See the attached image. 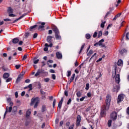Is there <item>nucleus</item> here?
<instances>
[{
	"label": "nucleus",
	"instance_id": "f257e3e1",
	"mask_svg": "<svg viewBox=\"0 0 129 129\" xmlns=\"http://www.w3.org/2000/svg\"><path fill=\"white\" fill-rule=\"evenodd\" d=\"M114 70L112 71V77L115 78V82L117 84H119L120 82V77L119 74L120 73L121 69L120 68H118L116 66H114ZM113 89L112 90L113 92H117L120 89V87L119 85H114Z\"/></svg>",
	"mask_w": 129,
	"mask_h": 129
},
{
	"label": "nucleus",
	"instance_id": "f03ea898",
	"mask_svg": "<svg viewBox=\"0 0 129 129\" xmlns=\"http://www.w3.org/2000/svg\"><path fill=\"white\" fill-rule=\"evenodd\" d=\"M110 101H111V97L110 96V95H108L106 97V105L103 106L101 110V116H104V114L106 113V110H107V109H109V106L110 105Z\"/></svg>",
	"mask_w": 129,
	"mask_h": 129
},
{
	"label": "nucleus",
	"instance_id": "7ed1b4c3",
	"mask_svg": "<svg viewBox=\"0 0 129 129\" xmlns=\"http://www.w3.org/2000/svg\"><path fill=\"white\" fill-rule=\"evenodd\" d=\"M52 31H54L55 34V37L56 40H61V36L60 35V32L59 31V29L56 26H54L52 28Z\"/></svg>",
	"mask_w": 129,
	"mask_h": 129
},
{
	"label": "nucleus",
	"instance_id": "20e7f679",
	"mask_svg": "<svg viewBox=\"0 0 129 129\" xmlns=\"http://www.w3.org/2000/svg\"><path fill=\"white\" fill-rule=\"evenodd\" d=\"M34 103H35L34 108H37V107H38V104L40 103L39 97L33 98L31 99V102L30 103L31 106L34 105Z\"/></svg>",
	"mask_w": 129,
	"mask_h": 129
},
{
	"label": "nucleus",
	"instance_id": "39448f33",
	"mask_svg": "<svg viewBox=\"0 0 129 129\" xmlns=\"http://www.w3.org/2000/svg\"><path fill=\"white\" fill-rule=\"evenodd\" d=\"M52 38H53V37L51 36H48L47 37L46 41L47 43H49V45H48V43H45L44 45L45 47H50V48H52V47H53V43H52Z\"/></svg>",
	"mask_w": 129,
	"mask_h": 129
},
{
	"label": "nucleus",
	"instance_id": "423d86ee",
	"mask_svg": "<svg viewBox=\"0 0 129 129\" xmlns=\"http://www.w3.org/2000/svg\"><path fill=\"white\" fill-rule=\"evenodd\" d=\"M12 110H13V107L12 106H10L9 107H8V106L6 107V110L4 113V119H5L6 118L7 113H8V112H9V113L12 112Z\"/></svg>",
	"mask_w": 129,
	"mask_h": 129
},
{
	"label": "nucleus",
	"instance_id": "0eeeda50",
	"mask_svg": "<svg viewBox=\"0 0 129 129\" xmlns=\"http://www.w3.org/2000/svg\"><path fill=\"white\" fill-rule=\"evenodd\" d=\"M110 118H112L113 120H115V119L117 118V113H116V112H113L110 114Z\"/></svg>",
	"mask_w": 129,
	"mask_h": 129
},
{
	"label": "nucleus",
	"instance_id": "6e6552de",
	"mask_svg": "<svg viewBox=\"0 0 129 129\" xmlns=\"http://www.w3.org/2000/svg\"><path fill=\"white\" fill-rule=\"evenodd\" d=\"M27 15H28V14L24 13L23 15H22L21 16H20L19 18H18L17 19H16L15 20H14L12 22V24H15V23H17V22H18V21H19V20H21V19H23V18H24V17H25V16H27Z\"/></svg>",
	"mask_w": 129,
	"mask_h": 129
},
{
	"label": "nucleus",
	"instance_id": "1a4fd4ad",
	"mask_svg": "<svg viewBox=\"0 0 129 129\" xmlns=\"http://www.w3.org/2000/svg\"><path fill=\"white\" fill-rule=\"evenodd\" d=\"M80 121H81V116L80 115H78L77 118L76 125L79 126L80 125Z\"/></svg>",
	"mask_w": 129,
	"mask_h": 129
},
{
	"label": "nucleus",
	"instance_id": "9d476101",
	"mask_svg": "<svg viewBox=\"0 0 129 129\" xmlns=\"http://www.w3.org/2000/svg\"><path fill=\"white\" fill-rule=\"evenodd\" d=\"M24 76V75L23 74H20L19 75L17 80H16V83H19V82H20L21 81V80H22V79H23V77Z\"/></svg>",
	"mask_w": 129,
	"mask_h": 129
},
{
	"label": "nucleus",
	"instance_id": "9b49d317",
	"mask_svg": "<svg viewBox=\"0 0 129 129\" xmlns=\"http://www.w3.org/2000/svg\"><path fill=\"white\" fill-rule=\"evenodd\" d=\"M123 100V95L122 94L119 95L118 97L117 103H119L120 102L122 101Z\"/></svg>",
	"mask_w": 129,
	"mask_h": 129
},
{
	"label": "nucleus",
	"instance_id": "f8f14e48",
	"mask_svg": "<svg viewBox=\"0 0 129 129\" xmlns=\"http://www.w3.org/2000/svg\"><path fill=\"white\" fill-rule=\"evenodd\" d=\"M56 56L57 59H62V53L59 52H56Z\"/></svg>",
	"mask_w": 129,
	"mask_h": 129
},
{
	"label": "nucleus",
	"instance_id": "ddd939ff",
	"mask_svg": "<svg viewBox=\"0 0 129 129\" xmlns=\"http://www.w3.org/2000/svg\"><path fill=\"white\" fill-rule=\"evenodd\" d=\"M31 112H32V109H29L26 112V117H29L31 115Z\"/></svg>",
	"mask_w": 129,
	"mask_h": 129
},
{
	"label": "nucleus",
	"instance_id": "4468645a",
	"mask_svg": "<svg viewBox=\"0 0 129 129\" xmlns=\"http://www.w3.org/2000/svg\"><path fill=\"white\" fill-rule=\"evenodd\" d=\"M10 77V74L8 73H5L3 75L4 79H8Z\"/></svg>",
	"mask_w": 129,
	"mask_h": 129
},
{
	"label": "nucleus",
	"instance_id": "2eb2a0df",
	"mask_svg": "<svg viewBox=\"0 0 129 129\" xmlns=\"http://www.w3.org/2000/svg\"><path fill=\"white\" fill-rule=\"evenodd\" d=\"M41 73H42V71L41 70V69L38 70L37 72L35 75V77H38V76H39V75H40Z\"/></svg>",
	"mask_w": 129,
	"mask_h": 129
},
{
	"label": "nucleus",
	"instance_id": "dca6fc26",
	"mask_svg": "<svg viewBox=\"0 0 129 129\" xmlns=\"http://www.w3.org/2000/svg\"><path fill=\"white\" fill-rule=\"evenodd\" d=\"M63 103V98H61V100L59 102L58 104V107L61 108L62 106V103Z\"/></svg>",
	"mask_w": 129,
	"mask_h": 129
},
{
	"label": "nucleus",
	"instance_id": "f3484780",
	"mask_svg": "<svg viewBox=\"0 0 129 129\" xmlns=\"http://www.w3.org/2000/svg\"><path fill=\"white\" fill-rule=\"evenodd\" d=\"M19 38H14L12 40V42L13 44H17V43H19Z\"/></svg>",
	"mask_w": 129,
	"mask_h": 129
},
{
	"label": "nucleus",
	"instance_id": "a211bd4d",
	"mask_svg": "<svg viewBox=\"0 0 129 129\" xmlns=\"http://www.w3.org/2000/svg\"><path fill=\"white\" fill-rule=\"evenodd\" d=\"M46 23L44 22L41 23V25H40L38 27V30H40V29H43V28H45V25Z\"/></svg>",
	"mask_w": 129,
	"mask_h": 129
},
{
	"label": "nucleus",
	"instance_id": "6ab92c4d",
	"mask_svg": "<svg viewBox=\"0 0 129 129\" xmlns=\"http://www.w3.org/2000/svg\"><path fill=\"white\" fill-rule=\"evenodd\" d=\"M14 12V10L12 9V7H9L8 9V13L9 14H12Z\"/></svg>",
	"mask_w": 129,
	"mask_h": 129
},
{
	"label": "nucleus",
	"instance_id": "aec40b11",
	"mask_svg": "<svg viewBox=\"0 0 129 129\" xmlns=\"http://www.w3.org/2000/svg\"><path fill=\"white\" fill-rule=\"evenodd\" d=\"M120 16H121V13H119V14H117V15L113 18V21H115V20H116V19H117V18H119V17H120Z\"/></svg>",
	"mask_w": 129,
	"mask_h": 129
},
{
	"label": "nucleus",
	"instance_id": "412c9836",
	"mask_svg": "<svg viewBox=\"0 0 129 129\" xmlns=\"http://www.w3.org/2000/svg\"><path fill=\"white\" fill-rule=\"evenodd\" d=\"M41 111H42V112H45V111H46V105H43L42 106Z\"/></svg>",
	"mask_w": 129,
	"mask_h": 129
},
{
	"label": "nucleus",
	"instance_id": "4be33fe9",
	"mask_svg": "<svg viewBox=\"0 0 129 129\" xmlns=\"http://www.w3.org/2000/svg\"><path fill=\"white\" fill-rule=\"evenodd\" d=\"M123 64L122 60L119 59L118 60L117 65L118 66H121Z\"/></svg>",
	"mask_w": 129,
	"mask_h": 129
},
{
	"label": "nucleus",
	"instance_id": "5701e85b",
	"mask_svg": "<svg viewBox=\"0 0 129 129\" xmlns=\"http://www.w3.org/2000/svg\"><path fill=\"white\" fill-rule=\"evenodd\" d=\"M75 78V74H73L70 80V83L72 82V81L74 80Z\"/></svg>",
	"mask_w": 129,
	"mask_h": 129
},
{
	"label": "nucleus",
	"instance_id": "b1692460",
	"mask_svg": "<svg viewBox=\"0 0 129 129\" xmlns=\"http://www.w3.org/2000/svg\"><path fill=\"white\" fill-rule=\"evenodd\" d=\"M37 27H38V25H35L34 26L30 27V31H33V30H35V28H37Z\"/></svg>",
	"mask_w": 129,
	"mask_h": 129
},
{
	"label": "nucleus",
	"instance_id": "393cba45",
	"mask_svg": "<svg viewBox=\"0 0 129 129\" xmlns=\"http://www.w3.org/2000/svg\"><path fill=\"white\" fill-rule=\"evenodd\" d=\"M126 52H127V51L126 49H122L120 51V54H121V55H122L123 54H124V53H126Z\"/></svg>",
	"mask_w": 129,
	"mask_h": 129
},
{
	"label": "nucleus",
	"instance_id": "a878e982",
	"mask_svg": "<svg viewBox=\"0 0 129 129\" xmlns=\"http://www.w3.org/2000/svg\"><path fill=\"white\" fill-rule=\"evenodd\" d=\"M85 46V43H84V44L82 45V46H81V49H80V52H79V54H80V53H81V52H82V50H83V49H84Z\"/></svg>",
	"mask_w": 129,
	"mask_h": 129
},
{
	"label": "nucleus",
	"instance_id": "bb28decb",
	"mask_svg": "<svg viewBox=\"0 0 129 129\" xmlns=\"http://www.w3.org/2000/svg\"><path fill=\"white\" fill-rule=\"evenodd\" d=\"M93 54V51L92 50H90L89 52L87 53V56H91Z\"/></svg>",
	"mask_w": 129,
	"mask_h": 129
},
{
	"label": "nucleus",
	"instance_id": "cd10ccee",
	"mask_svg": "<svg viewBox=\"0 0 129 129\" xmlns=\"http://www.w3.org/2000/svg\"><path fill=\"white\" fill-rule=\"evenodd\" d=\"M103 42H104V39H102L101 40H100L99 42V46H102V43H103Z\"/></svg>",
	"mask_w": 129,
	"mask_h": 129
},
{
	"label": "nucleus",
	"instance_id": "c85d7f7f",
	"mask_svg": "<svg viewBox=\"0 0 129 129\" xmlns=\"http://www.w3.org/2000/svg\"><path fill=\"white\" fill-rule=\"evenodd\" d=\"M112 123V121L111 120H109L108 121V126H109V127H110V126H111Z\"/></svg>",
	"mask_w": 129,
	"mask_h": 129
},
{
	"label": "nucleus",
	"instance_id": "c756f323",
	"mask_svg": "<svg viewBox=\"0 0 129 129\" xmlns=\"http://www.w3.org/2000/svg\"><path fill=\"white\" fill-rule=\"evenodd\" d=\"M32 86V84H30L28 85V88H29V91H31V90H32L33 88Z\"/></svg>",
	"mask_w": 129,
	"mask_h": 129
},
{
	"label": "nucleus",
	"instance_id": "7c9ffc66",
	"mask_svg": "<svg viewBox=\"0 0 129 129\" xmlns=\"http://www.w3.org/2000/svg\"><path fill=\"white\" fill-rule=\"evenodd\" d=\"M71 76V71H68L67 73V76L68 77H70V76Z\"/></svg>",
	"mask_w": 129,
	"mask_h": 129
},
{
	"label": "nucleus",
	"instance_id": "2f4dec72",
	"mask_svg": "<svg viewBox=\"0 0 129 129\" xmlns=\"http://www.w3.org/2000/svg\"><path fill=\"white\" fill-rule=\"evenodd\" d=\"M13 80V78H8L6 81V82H10V81H12Z\"/></svg>",
	"mask_w": 129,
	"mask_h": 129
},
{
	"label": "nucleus",
	"instance_id": "473e14b6",
	"mask_svg": "<svg viewBox=\"0 0 129 129\" xmlns=\"http://www.w3.org/2000/svg\"><path fill=\"white\" fill-rule=\"evenodd\" d=\"M86 39H87L88 40V39H90V38H91V36L89 34H86Z\"/></svg>",
	"mask_w": 129,
	"mask_h": 129
},
{
	"label": "nucleus",
	"instance_id": "72a5a7b5",
	"mask_svg": "<svg viewBox=\"0 0 129 129\" xmlns=\"http://www.w3.org/2000/svg\"><path fill=\"white\" fill-rule=\"evenodd\" d=\"M102 36V31H100L98 33V38H100Z\"/></svg>",
	"mask_w": 129,
	"mask_h": 129
},
{
	"label": "nucleus",
	"instance_id": "f704fd0d",
	"mask_svg": "<svg viewBox=\"0 0 129 129\" xmlns=\"http://www.w3.org/2000/svg\"><path fill=\"white\" fill-rule=\"evenodd\" d=\"M39 59H34L33 60V63L34 64H38V63L39 62Z\"/></svg>",
	"mask_w": 129,
	"mask_h": 129
},
{
	"label": "nucleus",
	"instance_id": "c9c22d12",
	"mask_svg": "<svg viewBox=\"0 0 129 129\" xmlns=\"http://www.w3.org/2000/svg\"><path fill=\"white\" fill-rule=\"evenodd\" d=\"M27 57H28V54H25L22 58V60L24 61V60H26V59H27Z\"/></svg>",
	"mask_w": 129,
	"mask_h": 129
},
{
	"label": "nucleus",
	"instance_id": "e433bc0d",
	"mask_svg": "<svg viewBox=\"0 0 129 129\" xmlns=\"http://www.w3.org/2000/svg\"><path fill=\"white\" fill-rule=\"evenodd\" d=\"M85 89L86 90H88V89H89V83L86 84Z\"/></svg>",
	"mask_w": 129,
	"mask_h": 129
},
{
	"label": "nucleus",
	"instance_id": "4c0bfd02",
	"mask_svg": "<svg viewBox=\"0 0 129 129\" xmlns=\"http://www.w3.org/2000/svg\"><path fill=\"white\" fill-rule=\"evenodd\" d=\"M68 129H74V124L71 125Z\"/></svg>",
	"mask_w": 129,
	"mask_h": 129
},
{
	"label": "nucleus",
	"instance_id": "58836bf2",
	"mask_svg": "<svg viewBox=\"0 0 129 129\" xmlns=\"http://www.w3.org/2000/svg\"><path fill=\"white\" fill-rule=\"evenodd\" d=\"M128 36H129V32H127V33L126 34V36H125V39H126V40H129Z\"/></svg>",
	"mask_w": 129,
	"mask_h": 129
},
{
	"label": "nucleus",
	"instance_id": "ea45409f",
	"mask_svg": "<svg viewBox=\"0 0 129 129\" xmlns=\"http://www.w3.org/2000/svg\"><path fill=\"white\" fill-rule=\"evenodd\" d=\"M20 68H21V64H17L15 66V68L16 69H20Z\"/></svg>",
	"mask_w": 129,
	"mask_h": 129
},
{
	"label": "nucleus",
	"instance_id": "a19ab883",
	"mask_svg": "<svg viewBox=\"0 0 129 129\" xmlns=\"http://www.w3.org/2000/svg\"><path fill=\"white\" fill-rule=\"evenodd\" d=\"M56 104V99H54L53 102V107H55V105Z\"/></svg>",
	"mask_w": 129,
	"mask_h": 129
},
{
	"label": "nucleus",
	"instance_id": "79ce46f5",
	"mask_svg": "<svg viewBox=\"0 0 129 129\" xmlns=\"http://www.w3.org/2000/svg\"><path fill=\"white\" fill-rule=\"evenodd\" d=\"M77 96L78 97H80L81 96V93L80 92H78L77 93Z\"/></svg>",
	"mask_w": 129,
	"mask_h": 129
},
{
	"label": "nucleus",
	"instance_id": "37998d69",
	"mask_svg": "<svg viewBox=\"0 0 129 129\" xmlns=\"http://www.w3.org/2000/svg\"><path fill=\"white\" fill-rule=\"evenodd\" d=\"M40 93L42 95H45V94H46V93L42 89L40 90Z\"/></svg>",
	"mask_w": 129,
	"mask_h": 129
},
{
	"label": "nucleus",
	"instance_id": "c03bdc74",
	"mask_svg": "<svg viewBox=\"0 0 129 129\" xmlns=\"http://www.w3.org/2000/svg\"><path fill=\"white\" fill-rule=\"evenodd\" d=\"M93 38H96L97 37V33L96 32H95L94 34L93 35Z\"/></svg>",
	"mask_w": 129,
	"mask_h": 129
},
{
	"label": "nucleus",
	"instance_id": "a18cd8bd",
	"mask_svg": "<svg viewBox=\"0 0 129 129\" xmlns=\"http://www.w3.org/2000/svg\"><path fill=\"white\" fill-rule=\"evenodd\" d=\"M95 56H96V53H95L90 58L89 62H90V61H91V60H92V58H93V57H94Z\"/></svg>",
	"mask_w": 129,
	"mask_h": 129
},
{
	"label": "nucleus",
	"instance_id": "49530a36",
	"mask_svg": "<svg viewBox=\"0 0 129 129\" xmlns=\"http://www.w3.org/2000/svg\"><path fill=\"white\" fill-rule=\"evenodd\" d=\"M105 21H104L101 24V28H104V24H105Z\"/></svg>",
	"mask_w": 129,
	"mask_h": 129
},
{
	"label": "nucleus",
	"instance_id": "de8ad7c7",
	"mask_svg": "<svg viewBox=\"0 0 129 129\" xmlns=\"http://www.w3.org/2000/svg\"><path fill=\"white\" fill-rule=\"evenodd\" d=\"M44 81L45 82H49V81H50V79H49V78H45Z\"/></svg>",
	"mask_w": 129,
	"mask_h": 129
},
{
	"label": "nucleus",
	"instance_id": "09e8293b",
	"mask_svg": "<svg viewBox=\"0 0 129 129\" xmlns=\"http://www.w3.org/2000/svg\"><path fill=\"white\" fill-rule=\"evenodd\" d=\"M4 21L5 22H11V21L12 20L9 18H7V19H4Z\"/></svg>",
	"mask_w": 129,
	"mask_h": 129
},
{
	"label": "nucleus",
	"instance_id": "8fccbe9b",
	"mask_svg": "<svg viewBox=\"0 0 129 129\" xmlns=\"http://www.w3.org/2000/svg\"><path fill=\"white\" fill-rule=\"evenodd\" d=\"M38 37V33H36L33 35V38L34 39H36Z\"/></svg>",
	"mask_w": 129,
	"mask_h": 129
},
{
	"label": "nucleus",
	"instance_id": "3c124183",
	"mask_svg": "<svg viewBox=\"0 0 129 129\" xmlns=\"http://www.w3.org/2000/svg\"><path fill=\"white\" fill-rule=\"evenodd\" d=\"M71 101H72V100H71V98L69 99L67 102L68 105H69V104H70V103H71Z\"/></svg>",
	"mask_w": 129,
	"mask_h": 129
},
{
	"label": "nucleus",
	"instance_id": "603ef678",
	"mask_svg": "<svg viewBox=\"0 0 129 129\" xmlns=\"http://www.w3.org/2000/svg\"><path fill=\"white\" fill-rule=\"evenodd\" d=\"M51 77L52 79H53V80H55V79H56V76L55 75V74H52Z\"/></svg>",
	"mask_w": 129,
	"mask_h": 129
},
{
	"label": "nucleus",
	"instance_id": "864d4df0",
	"mask_svg": "<svg viewBox=\"0 0 129 129\" xmlns=\"http://www.w3.org/2000/svg\"><path fill=\"white\" fill-rule=\"evenodd\" d=\"M101 76H102V75L101 74V73H99V77H96V80H98V79H99V78H100Z\"/></svg>",
	"mask_w": 129,
	"mask_h": 129
},
{
	"label": "nucleus",
	"instance_id": "5fc2aeb1",
	"mask_svg": "<svg viewBox=\"0 0 129 129\" xmlns=\"http://www.w3.org/2000/svg\"><path fill=\"white\" fill-rule=\"evenodd\" d=\"M109 15H110V12H108L107 13V14H106L105 18H107V17L109 16Z\"/></svg>",
	"mask_w": 129,
	"mask_h": 129
},
{
	"label": "nucleus",
	"instance_id": "6e6d98bb",
	"mask_svg": "<svg viewBox=\"0 0 129 129\" xmlns=\"http://www.w3.org/2000/svg\"><path fill=\"white\" fill-rule=\"evenodd\" d=\"M30 82H31V80L30 79H27L25 80L26 83H30Z\"/></svg>",
	"mask_w": 129,
	"mask_h": 129
},
{
	"label": "nucleus",
	"instance_id": "4d7b16f0",
	"mask_svg": "<svg viewBox=\"0 0 129 129\" xmlns=\"http://www.w3.org/2000/svg\"><path fill=\"white\" fill-rule=\"evenodd\" d=\"M15 95L16 98H18V96H19L18 94V92H16L15 93Z\"/></svg>",
	"mask_w": 129,
	"mask_h": 129
},
{
	"label": "nucleus",
	"instance_id": "13d9d810",
	"mask_svg": "<svg viewBox=\"0 0 129 129\" xmlns=\"http://www.w3.org/2000/svg\"><path fill=\"white\" fill-rule=\"evenodd\" d=\"M41 83L40 82H39L38 83V88L39 89H40L42 87H41Z\"/></svg>",
	"mask_w": 129,
	"mask_h": 129
},
{
	"label": "nucleus",
	"instance_id": "bf43d9fd",
	"mask_svg": "<svg viewBox=\"0 0 129 129\" xmlns=\"http://www.w3.org/2000/svg\"><path fill=\"white\" fill-rule=\"evenodd\" d=\"M104 36H107V35H108V31H105L104 33H103Z\"/></svg>",
	"mask_w": 129,
	"mask_h": 129
},
{
	"label": "nucleus",
	"instance_id": "052dcab7",
	"mask_svg": "<svg viewBox=\"0 0 129 129\" xmlns=\"http://www.w3.org/2000/svg\"><path fill=\"white\" fill-rule=\"evenodd\" d=\"M87 95L88 97H91V93H90V92L88 93Z\"/></svg>",
	"mask_w": 129,
	"mask_h": 129
},
{
	"label": "nucleus",
	"instance_id": "680f3d73",
	"mask_svg": "<svg viewBox=\"0 0 129 129\" xmlns=\"http://www.w3.org/2000/svg\"><path fill=\"white\" fill-rule=\"evenodd\" d=\"M85 99V97H82L80 99V101H83Z\"/></svg>",
	"mask_w": 129,
	"mask_h": 129
},
{
	"label": "nucleus",
	"instance_id": "e2e57ef3",
	"mask_svg": "<svg viewBox=\"0 0 129 129\" xmlns=\"http://www.w3.org/2000/svg\"><path fill=\"white\" fill-rule=\"evenodd\" d=\"M52 33H53V31H52V30H48V35L52 34Z\"/></svg>",
	"mask_w": 129,
	"mask_h": 129
},
{
	"label": "nucleus",
	"instance_id": "0e129e2a",
	"mask_svg": "<svg viewBox=\"0 0 129 129\" xmlns=\"http://www.w3.org/2000/svg\"><path fill=\"white\" fill-rule=\"evenodd\" d=\"M49 72L50 73H55V71H54V70L51 69V70H50Z\"/></svg>",
	"mask_w": 129,
	"mask_h": 129
},
{
	"label": "nucleus",
	"instance_id": "69168bd1",
	"mask_svg": "<svg viewBox=\"0 0 129 129\" xmlns=\"http://www.w3.org/2000/svg\"><path fill=\"white\" fill-rule=\"evenodd\" d=\"M43 50L45 52H47V51H48V47H47V46H45V47L44 48Z\"/></svg>",
	"mask_w": 129,
	"mask_h": 129
},
{
	"label": "nucleus",
	"instance_id": "338daca9",
	"mask_svg": "<svg viewBox=\"0 0 129 129\" xmlns=\"http://www.w3.org/2000/svg\"><path fill=\"white\" fill-rule=\"evenodd\" d=\"M9 16V17H16V15H15V14H10Z\"/></svg>",
	"mask_w": 129,
	"mask_h": 129
},
{
	"label": "nucleus",
	"instance_id": "774afa93",
	"mask_svg": "<svg viewBox=\"0 0 129 129\" xmlns=\"http://www.w3.org/2000/svg\"><path fill=\"white\" fill-rule=\"evenodd\" d=\"M126 112L129 115V107L126 109Z\"/></svg>",
	"mask_w": 129,
	"mask_h": 129
}]
</instances>
